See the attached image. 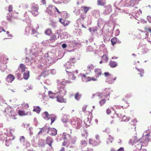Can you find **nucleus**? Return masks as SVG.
I'll return each instance as SVG.
<instances>
[{"mask_svg": "<svg viewBox=\"0 0 151 151\" xmlns=\"http://www.w3.org/2000/svg\"><path fill=\"white\" fill-rule=\"evenodd\" d=\"M113 140V138L111 136L109 135V137L107 141V143L109 144L110 143H112Z\"/></svg>", "mask_w": 151, "mask_h": 151, "instance_id": "obj_40", "label": "nucleus"}, {"mask_svg": "<svg viewBox=\"0 0 151 151\" xmlns=\"http://www.w3.org/2000/svg\"><path fill=\"white\" fill-rule=\"evenodd\" d=\"M74 59V58L70 59V61H68L64 65L65 68L66 69H69L73 66L72 65H71V62H72V60Z\"/></svg>", "mask_w": 151, "mask_h": 151, "instance_id": "obj_15", "label": "nucleus"}, {"mask_svg": "<svg viewBox=\"0 0 151 151\" xmlns=\"http://www.w3.org/2000/svg\"><path fill=\"white\" fill-rule=\"evenodd\" d=\"M62 15L60 14V15L64 18H66L68 17V14L66 12H62L61 13Z\"/></svg>", "mask_w": 151, "mask_h": 151, "instance_id": "obj_41", "label": "nucleus"}, {"mask_svg": "<svg viewBox=\"0 0 151 151\" xmlns=\"http://www.w3.org/2000/svg\"><path fill=\"white\" fill-rule=\"evenodd\" d=\"M81 143L83 146H86L87 145V143L85 141H81Z\"/></svg>", "mask_w": 151, "mask_h": 151, "instance_id": "obj_53", "label": "nucleus"}, {"mask_svg": "<svg viewBox=\"0 0 151 151\" xmlns=\"http://www.w3.org/2000/svg\"><path fill=\"white\" fill-rule=\"evenodd\" d=\"M33 128L31 127H29L28 129L29 133L31 136L33 134Z\"/></svg>", "mask_w": 151, "mask_h": 151, "instance_id": "obj_44", "label": "nucleus"}, {"mask_svg": "<svg viewBox=\"0 0 151 151\" xmlns=\"http://www.w3.org/2000/svg\"><path fill=\"white\" fill-rule=\"evenodd\" d=\"M23 107L25 109L29 107V106L27 104H23Z\"/></svg>", "mask_w": 151, "mask_h": 151, "instance_id": "obj_63", "label": "nucleus"}, {"mask_svg": "<svg viewBox=\"0 0 151 151\" xmlns=\"http://www.w3.org/2000/svg\"><path fill=\"white\" fill-rule=\"evenodd\" d=\"M113 76H110V77L108 78L106 80V82L110 84H112L114 83L113 80Z\"/></svg>", "mask_w": 151, "mask_h": 151, "instance_id": "obj_31", "label": "nucleus"}, {"mask_svg": "<svg viewBox=\"0 0 151 151\" xmlns=\"http://www.w3.org/2000/svg\"><path fill=\"white\" fill-rule=\"evenodd\" d=\"M82 122L80 119H77L74 121H72L71 124L73 125H74V127L77 129L80 128Z\"/></svg>", "mask_w": 151, "mask_h": 151, "instance_id": "obj_8", "label": "nucleus"}, {"mask_svg": "<svg viewBox=\"0 0 151 151\" xmlns=\"http://www.w3.org/2000/svg\"><path fill=\"white\" fill-rule=\"evenodd\" d=\"M138 143L137 144L135 147H134V149H137V150H140L142 148V146H145L143 144L141 143Z\"/></svg>", "mask_w": 151, "mask_h": 151, "instance_id": "obj_23", "label": "nucleus"}, {"mask_svg": "<svg viewBox=\"0 0 151 151\" xmlns=\"http://www.w3.org/2000/svg\"><path fill=\"white\" fill-rule=\"evenodd\" d=\"M82 80L83 82H87L91 81V78L89 77H87L85 74H83L82 76Z\"/></svg>", "mask_w": 151, "mask_h": 151, "instance_id": "obj_20", "label": "nucleus"}, {"mask_svg": "<svg viewBox=\"0 0 151 151\" xmlns=\"http://www.w3.org/2000/svg\"><path fill=\"white\" fill-rule=\"evenodd\" d=\"M105 9L104 10L103 14L105 15L109 14L112 10L111 6L110 5H108L104 7Z\"/></svg>", "mask_w": 151, "mask_h": 151, "instance_id": "obj_9", "label": "nucleus"}, {"mask_svg": "<svg viewBox=\"0 0 151 151\" xmlns=\"http://www.w3.org/2000/svg\"><path fill=\"white\" fill-rule=\"evenodd\" d=\"M19 115L20 116H24L25 115H26V114L25 113V112L24 111H21V110H19Z\"/></svg>", "mask_w": 151, "mask_h": 151, "instance_id": "obj_46", "label": "nucleus"}, {"mask_svg": "<svg viewBox=\"0 0 151 151\" xmlns=\"http://www.w3.org/2000/svg\"><path fill=\"white\" fill-rule=\"evenodd\" d=\"M53 140L52 138L51 137H48L46 139V143L50 147H51V151H53V150L52 148V145L51 144Z\"/></svg>", "mask_w": 151, "mask_h": 151, "instance_id": "obj_14", "label": "nucleus"}, {"mask_svg": "<svg viewBox=\"0 0 151 151\" xmlns=\"http://www.w3.org/2000/svg\"><path fill=\"white\" fill-rule=\"evenodd\" d=\"M109 64L111 68H114L117 65V63L115 62L110 61L109 62Z\"/></svg>", "mask_w": 151, "mask_h": 151, "instance_id": "obj_32", "label": "nucleus"}, {"mask_svg": "<svg viewBox=\"0 0 151 151\" xmlns=\"http://www.w3.org/2000/svg\"><path fill=\"white\" fill-rule=\"evenodd\" d=\"M106 111V113L107 114H110V113H111V110L109 109H107Z\"/></svg>", "mask_w": 151, "mask_h": 151, "instance_id": "obj_64", "label": "nucleus"}, {"mask_svg": "<svg viewBox=\"0 0 151 151\" xmlns=\"http://www.w3.org/2000/svg\"><path fill=\"white\" fill-rule=\"evenodd\" d=\"M19 140L22 143H24L25 142V137L24 136H21L20 137Z\"/></svg>", "mask_w": 151, "mask_h": 151, "instance_id": "obj_43", "label": "nucleus"}, {"mask_svg": "<svg viewBox=\"0 0 151 151\" xmlns=\"http://www.w3.org/2000/svg\"><path fill=\"white\" fill-rule=\"evenodd\" d=\"M137 122V121L136 119H134L133 120V121H132L130 122V124H131L133 125V126H135L136 125V122Z\"/></svg>", "mask_w": 151, "mask_h": 151, "instance_id": "obj_49", "label": "nucleus"}, {"mask_svg": "<svg viewBox=\"0 0 151 151\" xmlns=\"http://www.w3.org/2000/svg\"><path fill=\"white\" fill-rule=\"evenodd\" d=\"M9 141H10L9 140H8V141H7V139H6L5 140V142L6 143H5V145L7 146H8L9 145V143L8 142Z\"/></svg>", "mask_w": 151, "mask_h": 151, "instance_id": "obj_62", "label": "nucleus"}, {"mask_svg": "<svg viewBox=\"0 0 151 151\" xmlns=\"http://www.w3.org/2000/svg\"><path fill=\"white\" fill-rule=\"evenodd\" d=\"M81 97V95L80 94L78 93H77L75 96V98L77 100H79Z\"/></svg>", "mask_w": 151, "mask_h": 151, "instance_id": "obj_39", "label": "nucleus"}, {"mask_svg": "<svg viewBox=\"0 0 151 151\" xmlns=\"http://www.w3.org/2000/svg\"><path fill=\"white\" fill-rule=\"evenodd\" d=\"M15 77L12 75L9 74L6 77V81L8 83H12Z\"/></svg>", "mask_w": 151, "mask_h": 151, "instance_id": "obj_13", "label": "nucleus"}, {"mask_svg": "<svg viewBox=\"0 0 151 151\" xmlns=\"http://www.w3.org/2000/svg\"><path fill=\"white\" fill-rule=\"evenodd\" d=\"M104 74L105 76L106 77H108V78L110 77V76H112V75L110 74L108 72H105L104 73Z\"/></svg>", "mask_w": 151, "mask_h": 151, "instance_id": "obj_54", "label": "nucleus"}, {"mask_svg": "<svg viewBox=\"0 0 151 151\" xmlns=\"http://www.w3.org/2000/svg\"><path fill=\"white\" fill-rule=\"evenodd\" d=\"M38 144L40 147H43L45 145V141L44 140L42 139H40Z\"/></svg>", "mask_w": 151, "mask_h": 151, "instance_id": "obj_25", "label": "nucleus"}, {"mask_svg": "<svg viewBox=\"0 0 151 151\" xmlns=\"http://www.w3.org/2000/svg\"><path fill=\"white\" fill-rule=\"evenodd\" d=\"M129 144L132 145H134L135 143H134L133 139H131L129 142Z\"/></svg>", "mask_w": 151, "mask_h": 151, "instance_id": "obj_56", "label": "nucleus"}, {"mask_svg": "<svg viewBox=\"0 0 151 151\" xmlns=\"http://www.w3.org/2000/svg\"><path fill=\"white\" fill-rule=\"evenodd\" d=\"M53 9H54V10L55 9L57 12L60 14H60H61V15H62V14L61 13L62 12H60L59 10H58V9L55 6H53Z\"/></svg>", "mask_w": 151, "mask_h": 151, "instance_id": "obj_52", "label": "nucleus"}, {"mask_svg": "<svg viewBox=\"0 0 151 151\" xmlns=\"http://www.w3.org/2000/svg\"><path fill=\"white\" fill-rule=\"evenodd\" d=\"M53 7V6L52 5H50L49 7L46 10V12L50 14H52L53 13V11L54 10Z\"/></svg>", "mask_w": 151, "mask_h": 151, "instance_id": "obj_16", "label": "nucleus"}, {"mask_svg": "<svg viewBox=\"0 0 151 151\" xmlns=\"http://www.w3.org/2000/svg\"><path fill=\"white\" fill-rule=\"evenodd\" d=\"M24 127L27 128H28L29 127V124L26 123L24 124Z\"/></svg>", "mask_w": 151, "mask_h": 151, "instance_id": "obj_59", "label": "nucleus"}, {"mask_svg": "<svg viewBox=\"0 0 151 151\" xmlns=\"http://www.w3.org/2000/svg\"><path fill=\"white\" fill-rule=\"evenodd\" d=\"M94 66L93 65L91 64H89L87 67V69L91 72V70H92L94 68Z\"/></svg>", "mask_w": 151, "mask_h": 151, "instance_id": "obj_35", "label": "nucleus"}, {"mask_svg": "<svg viewBox=\"0 0 151 151\" xmlns=\"http://www.w3.org/2000/svg\"><path fill=\"white\" fill-rule=\"evenodd\" d=\"M147 19L148 21L150 23H151V17L150 16H148L147 17Z\"/></svg>", "mask_w": 151, "mask_h": 151, "instance_id": "obj_60", "label": "nucleus"}, {"mask_svg": "<svg viewBox=\"0 0 151 151\" xmlns=\"http://www.w3.org/2000/svg\"><path fill=\"white\" fill-rule=\"evenodd\" d=\"M52 74H55L56 73V71L55 70H51L50 72Z\"/></svg>", "mask_w": 151, "mask_h": 151, "instance_id": "obj_58", "label": "nucleus"}, {"mask_svg": "<svg viewBox=\"0 0 151 151\" xmlns=\"http://www.w3.org/2000/svg\"><path fill=\"white\" fill-rule=\"evenodd\" d=\"M65 70L67 73H69L68 74V75L69 76V78H70V79L74 80L75 79L76 77H75L74 75L73 74L70 72H69V71L67 70Z\"/></svg>", "mask_w": 151, "mask_h": 151, "instance_id": "obj_30", "label": "nucleus"}, {"mask_svg": "<svg viewBox=\"0 0 151 151\" xmlns=\"http://www.w3.org/2000/svg\"><path fill=\"white\" fill-rule=\"evenodd\" d=\"M118 39L116 37H114L111 40V43L113 45L115 44L117 42Z\"/></svg>", "mask_w": 151, "mask_h": 151, "instance_id": "obj_37", "label": "nucleus"}, {"mask_svg": "<svg viewBox=\"0 0 151 151\" xmlns=\"http://www.w3.org/2000/svg\"><path fill=\"white\" fill-rule=\"evenodd\" d=\"M90 7H86L85 6H82L81 8L82 11H83L84 12L85 14H86L90 9Z\"/></svg>", "mask_w": 151, "mask_h": 151, "instance_id": "obj_34", "label": "nucleus"}, {"mask_svg": "<svg viewBox=\"0 0 151 151\" xmlns=\"http://www.w3.org/2000/svg\"><path fill=\"white\" fill-rule=\"evenodd\" d=\"M95 72L96 73L95 76L96 77H98L99 75H100L101 74V70L100 69H95Z\"/></svg>", "mask_w": 151, "mask_h": 151, "instance_id": "obj_24", "label": "nucleus"}, {"mask_svg": "<svg viewBox=\"0 0 151 151\" xmlns=\"http://www.w3.org/2000/svg\"><path fill=\"white\" fill-rule=\"evenodd\" d=\"M24 16L25 18V19H23V20L24 21V20L25 21H26V19H28V18L29 17L28 15V14H27V12H25V13L24 14Z\"/></svg>", "mask_w": 151, "mask_h": 151, "instance_id": "obj_48", "label": "nucleus"}, {"mask_svg": "<svg viewBox=\"0 0 151 151\" xmlns=\"http://www.w3.org/2000/svg\"><path fill=\"white\" fill-rule=\"evenodd\" d=\"M69 118V116L68 115H65L63 116L61 119V121L63 122H67Z\"/></svg>", "mask_w": 151, "mask_h": 151, "instance_id": "obj_28", "label": "nucleus"}, {"mask_svg": "<svg viewBox=\"0 0 151 151\" xmlns=\"http://www.w3.org/2000/svg\"><path fill=\"white\" fill-rule=\"evenodd\" d=\"M120 33L119 31V29H117L116 31V33H115V35L116 36H118L119 35V34Z\"/></svg>", "mask_w": 151, "mask_h": 151, "instance_id": "obj_61", "label": "nucleus"}, {"mask_svg": "<svg viewBox=\"0 0 151 151\" xmlns=\"http://www.w3.org/2000/svg\"><path fill=\"white\" fill-rule=\"evenodd\" d=\"M26 68L25 66L23 64H21L20 65L19 68L18 69V70L22 72L26 71L25 70Z\"/></svg>", "mask_w": 151, "mask_h": 151, "instance_id": "obj_22", "label": "nucleus"}, {"mask_svg": "<svg viewBox=\"0 0 151 151\" xmlns=\"http://www.w3.org/2000/svg\"><path fill=\"white\" fill-rule=\"evenodd\" d=\"M42 116L46 120H48L50 119L51 120V124L55 121L56 119V116L53 115H49L47 111H45L42 114Z\"/></svg>", "mask_w": 151, "mask_h": 151, "instance_id": "obj_4", "label": "nucleus"}, {"mask_svg": "<svg viewBox=\"0 0 151 151\" xmlns=\"http://www.w3.org/2000/svg\"><path fill=\"white\" fill-rule=\"evenodd\" d=\"M29 77V72L28 71H26L23 74V78L25 80H27Z\"/></svg>", "mask_w": 151, "mask_h": 151, "instance_id": "obj_29", "label": "nucleus"}, {"mask_svg": "<svg viewBox=\"0 0 151 151\" xmlns=\"http://www.w3.org/2000/svg\"><path fill=\"white\" fill-rule=\"evenodd\" d=\"M33 111L37 113H39L41 111V109L39 106H34Z\"/></svg>", "mask_w": 151, "mask_h": 151, "instance_id": "obj_33", "label": "nucleus"}, {"mask_svg": "<svg viewBox=\"0 0 151 151\" xmlns=\"http://www.w3.org/2000/svg\"><path fill=\"white\" fill-rule=\"evenodd\" d=\"M45 61L48 64L54 63L56 61L55 58L52 57V58L49 57H47L46 58Z\"/></svg>", "mask_w": 151, "mask_h": 151, "instance_id": "obj_11", "label": "nucleus"}, {"mask_svg": "<svg viewBox=\"0 0 151 151\" xmlns=\"http://www.w3.org/2000/svg\"><path fill=\"white\" fill-rule=\"evenodd\" d=\"M67 82V81L63 80L58 84L57 87L55 89V93L49 91V96L50 98L53 99L56 97L57 101L60 102L65 103L66 100L63 99V97L67 93V91L65 88L64 85Z\"/></svg>", "mask_w": 151, "mask_h": 151, "instance_id": "obj_1", "label": "nucleus"}, {"mask_svg": "<svg viewBox=\"0 0 151 151\" xmlns=\"http://www.w3.org/2000/svg\"><path fill=\"white\" fill-rule=\"evenodd\" d=\"M106 3L105 0H98L97 1V5L99 6H104Z\"/></svg>", "mask_w": 151, "mask_h": 151, "instance_id": "obj_26", "label": "nucleus"}, {"mask_svg": "<svg viewBox=\"0 0 151 151\" xmlns=\"http://www.w3.org/2000/svg\"><path fill=\"white\" fill-rule=\"evenodd\" d=\"M47 133L52 136H55L57 134L56 130L54 128H48Z\"/></svg>", "mask_w": 151, "mask_h": 151, "instance_id": "obj_10", "label": "nucleus"}, {"mask_svg": "<svg viewBox=\"0 0 151 151\" xmlns=\"http://www.w3.org/2000/svg\"><path fill=\"white\" fill-rule=\"evenodd\" d=\"M3 112L4 114L6 113V114H5L6 116H7V115H8L11 119H17L16 116L17 114L12 108L9 107H7L5 108Z\"/></svg>", "mask_w": 151, "mask_h": 151, "instance_id": "obj_2", "label": "nucleus"}, {"mask_svg": "<svg viewBox=\"0 0 151 151\" xmlns=\"http://www.w3.org/2000/svg\"><path fill=\"white\" fill-rule=\"evenodd\" d=\"M30 10L29 12H30L34 16H36L39 14L38 10L39 9L38 6L36 4H32L30 5Z\"/></svg>", "mask_w": 151, "mask_h": 151, "instance_id": "obj_3", "label": "nucleus"}, {"mask_svg": "<svg viewBox=\"0 0 151 151\" xmlns=\"http://www.w3.org/2000/svg\"><path fill=\"white\" fill-rule=\"evenodd\" d=\"M48 72H44L42 75V76H43L44 77H45L47 75H48Z\"/></svg>", "mask_w": 151, "mask_h": 151, "instance_id": "obj_57", "label": "nucleus"}, {"mask_svg": "<svg viewBox=\"0 0 151 151\" xmlns=\"http://www.w3.org/2000/svg\"><path fill=\"white\" fill-rule=\"evenodd\" d=\"M132 139H133V140L134 143H141V142H140V141H139V139L138 140L137 139V138L136 137V136L134 137Z\"/></svg>", "mask_w": 151, "mask_h": 151, "instance_id": "obj_42", "label": "nucleus"}, {"mask_svg": "<svg viewBox=\"0 0 151 151\" xmlns=\"http://www.w3.org/2000/svg\"><path fill=\"white\" fill-rule=\"evenodd\" d=\"M103 60L106 61L108 60V57L107 55H104L102 58Z\"/></svg>", "mask_w": 151, "mask_h": 151, "instance_id": "obj_45", "label": "nucleus"}, {"mask_svg": "<svg viewBox=\"0 0 151 151\" xmlns=\"http://www.w3.org/2000/svg\"><path fill=\"white\" fill-rule=\"evenodd\" d=\"M50 24L53 28H55L57 26L56 22H52Z\"/></svg>", "mask_w": 151, "mask_h": 151, "instance_id": "obj_47", "label": "nucleus"}, {"mask_svg": "<svg viewBox=\"0 0 151 151\" xmlns=\"http://www.w3.org/2000/svg\"><path fill=\"white\" fill-rule=\"evenodd\" d=\"M13 9V7L12 5H9V12H12Z\"/></svg>", "mask_w": 151, "mask_h": 151, "instance_id": "obj_55", "label": "nucleus"}, {"mask_svg": "<svg viewBox=\"0 0 151 151\" xmlns=\"http://www.w3.org/2000/svg\"><path fill=\"white\" fill-rule=\"evenodd\" d=\"M37 34V32L35 29L30 27H26L25 30V34L26 35H34V36H36Z\"/></svg>", "mask_w": 151, "mask_h": 151, "instance_id": "obj_7", "label": "nucleus"}, {"mask_svg": "<svg viewBox=\"0 0 151 151\" xmlns=\"http://www.w3.org/2000/svg\"><path fill=\"white\" fill-rule=\"evenodd\" d=\"M135 0H127L126 4L127 6H133L135 3Z\"/></svg>", "mask_w": 151, "mask_h": 151, "instance_id": "obj_12", "label": "nucleus"}, {"mask_svg": "<svg viewBox=\"0 0 151 151\" xmlns=\"http://www.w3.org/2000/svg\"><path fill=\"white\" fill-rule=\"evenodd\" d=\"M150 135V134H145L144 133L142 138L139 139V141H140L141 143H142L145 146L147 145L149 141L148 137Z\"/></svg>", "mask_w": 151, "mask_h": 151, "instance_id": "obj_6", "label": "nucleus"}, {"mask_svg": "<svg viewBox=\"0 0 151 151\" xmlns=\"http://www.w3.org/2000/svg\"><path fill=\"white\" fill-rule=\"evenodd\" d=\"M100 141H96L95 140L93 141L91 139H90L89 140V143L91 144L94 146H96L99 145Z\"/></svg>", "mask_w": 151, "mask_h": 151, "instance_id": "obj_19", "label": "nucleus"}, {"mask_svg": "<svg viewBox=\"0 0 151 151\" xmlns=\"http://www.w3.org/2000/svg\"><path fill=\"white\" fill-rule=\"evenodd\" d=\"M105 103V99H102L99 101V104L101 106L103 105Z\"/></svg>", "mask_w": 151, "mask_h": 151, "instance_id": "obj_51", "label": "nucleus"}, {"mask_svg": "<svg viewBox=\"0 0 151 151\" xmlns=\"http://www.w3.org/2000/svg\"><path fill=\"white\" fill-rule=\"evenodd\" d=\"M102 93L98 92L95 94H93L92 98H94L95 96H98L99 99H101L102 98Z\"/></svg>", "mask_w": 151, "mask_h": 151, "instance_id": "obj_21", "label": "nucleus"}, {"mask_svg": "<svg viewBox=\"0 0 151 151\" xmlns=\"http://www.w3.org/2000/svg\"><path fill=\"white\" fill-rule=\"evenodd\" d=\"M59 22L65 26H67L69 24L68 22L62 19H60Z\"/></svg>", "mask_w": 151, "mask_h": 151, "instance_id": "obj_27", "label": "nucleus"}, {"mask_svg": "<svg viewBox=\"0 0 151 151\" xmlns=\"http://www.w3.org/2000/svg\"><path fill=\"white\" fill-rule=\"evenodd\" d=\"M60 34L59 33H57L54 35H53L50 37V40L52 41V42H54L57 39V38H58Z\"/></svg>", "mask_w": 151, "mask_h": 151, "instance_id": "obj_18", "label": "nucleus"}, {"mask_svg": "<svg viewBox=\"0 0 151 151\" xmlns=\"http://www.w3.org/2000/svg\"><path fill=\"white\" fill-rule=\"evenodd\" d=\"M17 13L16 12L14 11V12H13V13L12 14L11 16H10V14L9 15V16H8V15L7 16V19L9 20H10L12 19V17L14 18H17Z\"/></svg>", "mask_w": 151, "mask_h": 151, "instance_id": "obj_17", "label": "nucleus"}, {"mask_svg": "<svg viewBox=\"0 0 151 151\" xmlns=\"http://www.w3.org/2000/svg\"><path fill=\"white\" fill-rule=\"evenodd\" d=\"M45 33L46 35H50L52 33L51 29H48L45 31Z\"/></svg>", "mask_w": 151, "mask_h": 151, "instance_id": "obj_38", "label": "nucleus"}, {"mask_svg": "<svg viewBox=\"0 0 151 151\" xmlns=\"http://www.w3.org/2000/svg\"><path fill=\"white\" fill-rule=\"evenodd\" d=\"M136 69L138 71L140 72L139 74L141 77L143 76V74L144 73V70L142 68L138 69L137 67H136Z\"/></svg>", "mask_w": 151, "mask_h": 151, "instance_id": "obj_36", "label": "nucleus"}, {"mask_svg": "<svg viewBox=\"0 0 151 151\" xmlns=\"http://www.w3.org/2000/svg\"><path fill=\"white\" fill-rule=\"evenodd\" d=\"M38 49L36 50V52H34V53H31L30 54L29 56V57H26L25 58V62L26 63H29L30 61V60H32L35 57L38 55V54H39L41 52V50H38Z\"/></svg>", "mask_w": 151, "mask_h": 151, "instance_id": "obj_5", "label": "nucleus"}, {"mask_svg": "<svg viewBox=\"0 0 151 151\" xmlns=\"http://www.w3.org/2000/svg\"><path fill=\"white\" fill-rule=\"evenodd\" d=\"M122 121H124L127 122L129 120V119H127L126 117L125 116H123L122 117Z\"/></svg>", "mask_w": 151, "mask_h": 151, "instance_id": "obj_50", "label": "nucleus"}]
</instances>
